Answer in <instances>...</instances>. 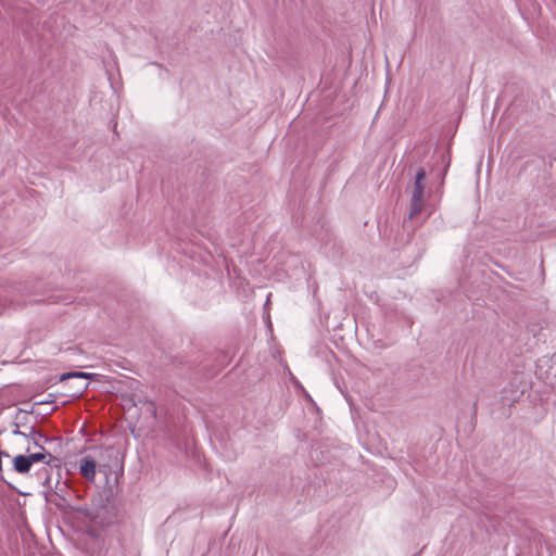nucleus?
Listing matches in <instances>:
<instances>
[{
  "label": "nucleus",
  "mask_w": 556,
  "mask_h": 556,
  "mask_svg": "<svg viewBox=\"0 0 556 556\" xmlns=\"http://www.w3.org/2000/svg\"><path fill=\"white\" fill-rule=\"evenodd\" d=\"M52 402H53V400H52V399H50V400H49V399H46V401H41V402H39L38 404H42V403H52Z\"/></svg>",
  "instance_id": "9d476101"
},
{
  "label": "nucleus",
  "mask_w": 556,
  "mask_h": 556,
  "mask_svg": "<svg viewBox=\"0 0 556 556\" xmlns=\"http://www.w3.org/2000/svg\"><path fill=\"white\" fill-rule=\"evenodd\" d=\"M79 473L88 481L93 482L97 473V462L90 456L86 455L79 459Z\"/></svg>",
  "instance_id": "f03ea898"
},
{
  "label": "nucleus",
  "mask_w": 556,
  "mask_h": 556,
  "mask_svg": "<svg viewBox=\"0 0 556 556\" xmlns=\"http://www.w3.org/2000/svg\"><path fill=\"white\" fill-rule=\"evenodd\" d=\"M33 410H25L22 408H18L15 415V422H14V430L12 431L13 435H20L25 437L27 433L20 430L21 426H25L28 420V415L31 414Z\"/></svg>",
  "instance_id": "39448f33"
},
{
  "label": "nucleus",
  "mask_w": 556,
  "mask_h": 556,
  "mask_svg": "<svg viewBox=\"0 0 556 556\" xmlns=\"http://www.w3.org/2000/svg\"><path fill=\"white\" fill-rule=\"evenodd\" d=\"M91 377V374L89 372H84V371H70V372H65V374H62L60 379L61 380H66V379H71V378H81V379H88Z\"/></svg>",
  "instance_id": "0eeeda50"
},
{
  "label": "nucleus",
  "mask_w": 556,
  "mask_h": 556,
  "mask_svg": "<svg viewBox=\"0 0 556 556\" xmlns=\"http://www.w3.org/2000/svg\"><path fill=\"white\" fill-rule=\"evenodd\" d=\"M426 170L424 168H419L416 172L415 180L413 185L412 190V198H410V204H409V219H413L417 215H419L425 205V184L424 180L426 179Z\"/></svg>",
  "instance_id": "f257e3e1"
},
{
  "label": "nucleus",
  "mask_w": 556,
  "mask_h": 556,
  "mask_svg": "<svg viewBox=\"0 0 556 556\" xmlns=\"http://www.w3.org/2000/svg\"><path fill=\"white\" fill-rule=\"evenodd\" d=\"M28 458L30 459L31 466L35 463H39V462H42L46 465H50L51 462L58 460L51 453L47 452L46 450H40L39 452L30 453L28 455Z\"/></svg>",
  "instance_id": "423d86ee"
},
{
  "label": "nucleus",
  "mask_w": 556,
  "mask_h": 556,
  "mask_svg": "<svg viewBox=\"0 0 556 556\" xmlns=\"http://www.w3.org/2000/svg\"><path fill=\"white\" fill-rule=\"evenodd\" d=\"M24 439L28 443L33 442V444L40 450H46L45 444L51 441V438L42 433L40 430L35 429V427L29 428V432L24 437Z\"/></svg>",
  "instance_id": "7ed1b4c3"
},
{
  "label": "nucleus",
  "mask_w": 556,
  "mask_h": 556,
  "mask_svg": "<svg viewBox=\"0 0 556 556\" xmlns=\"http://www.w3.org/2000/svg\"><path fill=\"white\" fill-rule=\"evenodd\" d=\"M13 470L17 473L24 475L29 472L31 468L30 459L28 458V455L18 454L15 457H13L12 460Z\"/></svg>",
  "instance_id": "20e7f679"
},
{
  "label": "nucleus",
  "mask_w": 556,
  "mask_h": 556,
  "mask_svg": "<svg viewBox=\"0 0 556 556\" xmlns=\"http://www.w3.org/2000/svg\"><path fill=\"white\" fill-rule=\"evenodd\" d=\"M43 485L51 486V484H50V477L49 476H47L45 478Z\"/></svg>",
  "instance_id": "1a4fd4ad"
},
{
  "label": "nucleus",
  "mask_w": 556,
  "mask_h": 556,
  "mask_svg": "<svg viewBox=\"0 0 556 556\" xmlns=\"http://www.w3.org/2000/svg\"><path fill=\"white\" fill-rule=\"evenodd\" d=\"M2 457H10L9 453L5 452V451H2L0 448V480L4 483H7L9 486H11V484L5 480L4 476H3V468H2Z\"/></svg>",
  "instance_id": "6e6552de"
}]
</instances>
